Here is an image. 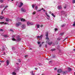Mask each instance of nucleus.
I'll return each instance as SVG.
<instances>
[{
	"mask_svg": "<svg viewBox=\"0 0 75 75\" xmlns=\"http://www.w3.org/2000/svg\"><path fill=\"white\" fill-rule=\"evenodd\" d=\"M15 37H16V35H13L12 36V41H17L18 42L20 41L21 40V38H20L19 37H17L16 38L17 39L16 40V39H14Z\"/></svg>",
	"mask_w": 75,
	"mask_h": 75,
	"instance_id": "obj_1",
	"label": "nucleus"
},
{
	"mask_svg": "<svg viewBox=\"0 0 75 75\" xmlns=\"http://www.w3.org/2000/svg\"><path fill=\"white\" fill-rule=\"evenodd\" d=\"M21 25V22H18L16 23V27H18L19 25Z\"/></svg>",
	"mask_w": 75,
	"mask_h": 75,
	"instance_id": "obj_2",
	"label": "nucleus"
},
{
	"mask_svg": "<svg viewBox=\"0 0 75 75\" xmlns=\"http://www.w3.org/2000/svg\"><path fill=\"white\" fill-rule=\"evenodd\" d=\"M57 72L58 73H61L62 72V70L61 69H58L57 70Z\"/></svg>",
	"mask_w": 75,
	"mask_h": 75,
	"instance_id": "obj_3",
	"label": "nucleus"
},
{
	"mask_svg": "<svg viewBox=\"0 0 75 75\" xmlns=\"http://www.w3.org/2000/svg\"><path fill=\"white\" fill-rule=\"evenodd\" d=\"M0 24H4V25L8 24V23H7V22H5L4 23V22H0Z\"/></svg>",
	"mask_w": 75,
	"mask_h": 75,
	"instance_id": "obj_4",
	"label": "nucleus"
},
{
	"mask_svg": "<svg viewBox=\"0 0 75 75\" xmlns=\"http://www.w3.org/2000/svg\"><path fill=\"white\" fill-rule=\"evenodd\" d=\"M21 11H22V12H25L26 10H25V9L24 8H21Z\"/></svg>",
	"mask_w": 75,
	"mask_h": 75,
	"instance_id": "obj_5",
	"label": "nucleus"
},
{
	"mask_svg": "<svg viewBox=\"0 0 75 75\" xmlns=\"http://www.w3.org/2000/svg\"><path fill=\"white\" fill-rule=\"evenodd\" d=\"M42 35H41L40 36H37V38L38 39H41L42 38Z\"/></svg>",
	"mask_w": 75,
	"mask_h": 75,
	"instance_id": "obj_6",
	"label": "nucleus"
},
{
	"mask_svg": "<svg viewBox=\"0 0 75 75\" xmlns=\"http://www.w3.org/2000/svg\"><path fill=\"white\" fill-rule=\"evenodd\" d=\"M21 27L22 29H25V24H23L22 25Z\"/></svg>",
	"mask_w": 75,
	"mask_h": 75,
	"instance_id": "obj_7",
	"label": "nucleus"
},
{
	"mask_svg": "<svg viewBox=\"0 0 75 75\" xmlns=\"http://www.w3.org/2000/svg\"><path fill=\"white\" fill-rule=\"evenodd\" d=\"M23 3L22 2H20V5L19 6V7H21L22 6H23Z\"/></svg>",
	"mask_w": 75,
	"mask_h": 75,
	"instance_id": "obj_8",
	"label": "nucleus"
},
{
	"mask_svg": "<svg viewBox=\"0 0 75 75\" xmlns=\"http://www.w3.org/2000/svg\"><path fill=\"white\" fill-rule=\"evenodd\" d=\"M62 73L63 74H67V71H62Z\"/></svg>",
	"mask_w": 75,
	"mask_h": 75,
	"instance_id": "obj_9",
	"label": "nucleus"
},
{
	"mask_svg": "<svg viewBox=\"0 0 75 75\" xmlns=\"http://www.w3.org/2000/svg\"><path fill=\"white\" fill-rule=\"evenodd\" d=\"M6 62L7 64L6 66L8 65H9V60H7L6 61Z\"/></svg>",
	"mask_w": 75,
	"mask_h": 75,
	"instance_id": "obj_10",
	"label": "nucleus"
},
{
	"mask_svg": "<svg viewBox=\"0 0 75 75\" xmlns=\"http://www.w3.org/2000/svg\"><path fill=\"white\" fill-rule=\"evenodd\" d=\"M5 21H7L8 22H9V21H10V19L8 18H6V19Z\"/></svg>",
	"mask_w": 75,
	"mask_h": 75,
	"instance_id": "obj_11",
	"label": "nucleus"
},
{
	"mask_svg": "<svg viewBox=\"0 0 75 75\" xmlns=\"http://www.w3.org/2000/svg\"><path fill=\"white\" fill-rule=\"evenodd\" d=\"M21 21H23V22H24V21H25V19H24L23 18H22L21 19Z\"/></svg>",
	"mask_w": 75,
	"mask_h": 75,
	"instance_id": "obj_12",
	"label": "nucleus"
},
{
	"mask_svg": "<svg viewBox=\"0 0 75 75\" xmlns=\"http://www.w3.org/2000/svg\"><path fill=\"white\" fill-rule=\"evenodd\" d=\"M27 24L28 26H30V22H27Z\"/></svg>",
	"mask_w": 75,
	"mask_h": 75,
	"instance_id": "obj_13",
	"label": "nucleus"
},
{
	"mask_svg": "<svg viewBox=\"0 0 75 75\" xmlns=\"http://www.w3.org/2000/svg\"><path fill=\"white\" fill-rule=\"evenodd\" d=\"M57 8L58 9H61L62 8V7L61 6H58Z\"/></svg>",
	"mask_w": 75,
	"mask_h": 75,
	"instance_id": "obj_14",
	"label": "nucleus"
},
{
	"mask_svg": "<svg viewBox=\"0 0 75 75\" xmlns=\"http://www.w3.org/2000/svg\"><path fill=\"white\" fill-rule=\"evenodd\" d=\"M4 18L3 16H0V19H3Z\"/></svg>",
	"mask_w": 75,
	"mask_h": 75,
	"instance_id": "obj_15",
	"label": "nucleus"
},
{
	"mask_svg": "<svg viewBox=\"0 0 75 75\" xmlns=\"http://www.w3.org/2000/svg\"><path fill=\"white\" fill-rule=\"evenodd\" d=\"M12 74L13 75H16V73L15 72H13L12 73Z\"/></svg>",
	"mask_w": 75,
	"mask_h": 75,
	"instance_id": "obj_16",
	"label": "nucleus"
},
{
	"mask_svg": "<svg viewBox=\"0 0 75 75\" xmlns=\"http://www.w3.org/2000/svg\"><path fill=\"white\" fill-rule=\"evenodd\" d=\"M4 37H5V38H7V37H8V35H4Z\"/></svg>",
	"mask_w": 75,
	"mask_h": 75,
	"instance_id": "obj_17",
	"label": "nucleus"
},
{
	"mask_svg": "<svg viewBox=\"0 0 75 75\" xmlns=\"http://www.w3.org/2000/svg\"><path fill=\"white\" fill-rule=\"evenodd\" d=\"M45 14H46V16H47V17H50V15H48V14H47V13L46 12Z\"/></svg>",
	"mask_w": 75,
	"mask_h": 75,
	"instance_id": "obj_18",
	"label": "nucleus"
},
{
	"mask_svg": "<svg viewBox=\"0 0 75 75\" xmlns=\"http://www.w3.org/2000/svg\"><path fill=\"white\" fill-rule=\"evenodd\" d=\"M51 15L52 16H53L54 17H55V16L53 13L51 14Z\"/></svg>",
	"mask_w": 75,
	"mask_h": 75,
	"instance_id": "obj_19",
	"label": "nucleus"
},
{
	"mask_svg": "<svg viewBox=\"0 0 75 75\" xmlns=\"http://www.w3.org/2000/svg\"><path fill=\"white\" fill-rule=\"evenodd\" d=\"M4 1V0H0V2L1 3H3Z\"/></svg>",
	"mask_w": 75,
	"mask_h": 75,
	"instance_id": "obj_20",
	"label": "nucleus"
},
{
	"mask_svg": "<svg viewBox=\"0 0 75 75\" xmlns=\"http://www.w3.org/2000/svg\"><path fill=\"white\" fill-rule=\"evenodd\" d=\"M30 72L32 74V75H34V74L33 73V71H31Z\"/></svg>",
	"mask_w": 75,
	"mask_h": 75,
	"instance_id": "obj_21",
	"label": "nucleus"
},
{
	"mask_svg": "<svg viewBox=\"0 0 75 75\" xmlns=\"http://www.w3.org/2000/svg\"><path fill=\"white\" fill-rule=\"evenodd\" d=\"M52 44V42H49L48 44H49V45H51Z\"/></svg>",
	"mask_w": 75,
	"mask_h": 75,
	"instance_id": "obj_22",
	"label": "nucleus"
},
{
	"mask_svg": "<svg viewBox=\"0 0 75 75\" xmlns=\"http://www.w3.org/2000/svg\"><path fill=\"white\" fill-rule=\"evenodd\" d=\"M3 6H4V5H1L0 6V8H3Z\"/></svg>",
	"mask_w": 75,
	"mask_h": 75,
	"instance_id": "obj_23",
	"label": "nucleus"
},
{
	"mask_svg": "<svg viewBox=\"0 0 75 75\" xmlns=\"http://www.w3.org/2000/svg\"><path fill=\"white\" fill-rule=\"evenodd\" d=\"M36 27L37 28H40V25H37Z\"/></svg>",
	"mask_w": 75,
	"mask_h": 75,
	"instance_id": "obj_24",
	"label": "nucleus"
},
{
	"mask_svg": "<svg viewBox=\"0 0 75 75\" xmlns=\"http://www.w3.org/2000/svg\"><path fill=\"white\" fill-rule=\"evenodd\" d=\"M68 70H69V71H71V68L70 67L68 68Z\"/></svg>",
	"mask_w": 75,
	"mask_h": 75,
	"instance_id": "obj_25",
	"label": "nucleus"
},
{
	"mask_svg": "<svg viewBox=\"0 0 75 75\" xmlns=\"http://www.w3.org/2000/svg\"><path fill=\"white\" fill-rule=\"evenodd\" d=\"M34 25V23L32 22L30 23V25Z\"/></svg>",
	"mask_w": 75,
	"mask_h": 75,
	"instance_id": "obj_26",
	"label": "nucleus"
},
{
	"mask_svg": "<svg viewBox=\"0 0 75 75\" xmlns=\"http://www.w3.org/2000/svg\"><path fill=\"white\" fill-rule=\"evenodd\" d=\"M46 36L47 37H48V33H46Z\"/></svg>",
	"mask_w": 75,
	"mask_h": 75,
	"instance_id": "obj_27",
	"label": "nucleus"
},
{
	"mask_svg": "<svg viewBox=\"0 0 75 75\" xmlns=\"http://www.w3.org/2000/svg\"><path fill=\"white\" fill-rule=\"evenodd\" d=\"M0 31H1V32H3V31H4V30L2 29H1L0 30Z\"/></svg>",
	"mask_w": 75,
	"mask_h": 75,
	"instance_id": "obj_28",
	"label": "nucleus"
},
{
	"mask_svg": "<svg viewBox=\"0 0 75 75\" xmlns=\"http://www.w3.org/2000/svg\"><path fill=\"white\" fill-rule=\"evenodd\" d=\"M51 51H55V49H52L51 50Z\"/></svg>",
	"mask_w": 75,
	"mask_h": 75,
	"instance_id": "obj_29",
	"label": "nucleus"
},
{
	"mask_svg": "<svg viewBox=\"0 0 75 75\" xmlns=\"http://www.w3.org/2000/svg\"><path fill=\"white\" fill-rule=\"evenodd\" d=\"M47 18V20H50V16Z\"/></svg>",
	"mask_w": 75,
	"mask_h": 75,
	"instance_id": "obj_30",
	"label": "nucleus"
},
{
	"mask_svg": "<svg viewBox=\"0 0 75 75\" xmlns=\"http://www.w3.org/2000/svg\"><path fill=\"white\" fill-rule=\"evenodd\" d=\"M64 34V33H60V35H63Z\"/></svg>",
	"mask_w": 75,
	"mask_h": 75,
	"instance_id": "obj_31",
	"label": "nucleus"
},
{
	"mask_svg": "<svg viewBox=\"0 0 75 75\" xmlns=\"http://www.w3.org/2000/svg\"><path fill=\"white\" fill-rule=\"evenodd\" d=\"M38 8V7H37V6H35V9H36V10H37Z\"/></svg>",
	"mask_w": 75,
	"mask_h": 75,
	"instance_id": "obj_32",
	"label": "nucleus"
},
{
	"mask_svg": "<svg viewBox=\"0 0 75 75\" xmlns=\"http://www.w3.org/2000/svg\"><path fill=\"white\" fill-rule=\"evenodd\" d=\"M8 7V6H5V8L4 9V10H5V9H6V8H7Z\"/></svg>",
	"mask_w": 75,
	"mask_h": 75,
	"instance_id": "obj_33",
	"label": "nucleus"
},
{
	"mask_svg": "<svg viewBox=\"0 0 75 75\" xmlns=\"http://www.w3.org/2000/svg\"><path fill=\"white\" fill-rule=\"evenodd\" d=\"M73 3H75V0H72Z\"/></svg>",
	"mask_w": 75,
	"mask_h": 75,
	"instance_id": "obj_34",
	"label": "nucleus"
},
{
	"mask_svg": "<svg viewBox=\"0 0 75 75\" xmlns=\"http://www.w3.org/2000/svg\"><path fill=\"white\" fill-rule=\"evenodd\" d=\"M46 40H48V41H49V38L48 37H47L46 38Z\"/></svg>",
	"mask_w": 75,
	"mask_h": 75,
	"instance_id": "obj_35",
	"label": "nucleus"
},
{
	"mask_svg": "<svg viewBox=\"0 0 75 75\" xmlns=\"http://www.w3.org/2000/svg\"><path fill=\"white\" fill-rule=\"evenodd\" d=\"M9 30L10 31H11V32H12V33L13 32V30L12 29H10Z\"/></svg>",
	"mask_w": 75,
	"mask_h": 75,
	"instance_id": "obj_36",
	"label": "nucleus"
},
{
	"mask_svg": "<svg viewBox=\"0 0 75 75\" xmlns=\"http://www.w3.org/2000/svg\"><path fill=\"white\" fill-rule=\"evenodd\" d=\"M46 44H47V43H48H48H49V41H48V40L46 41Z\"/></svg>",
	"mask_w": 75,
	"mask_h": 75,
	"instance_id": "obj_37",
	"label": "nucleus"
},
{
	"mask_svg": "<svg viewBox=\"0 0 75 75\" xmlns=\"http://www.w3.org/2000/svg\"><path fill=\"white\" fill-rule=\"evenodd\" d=\"M36 12L35 11L33 13V14L34 15V14H35V13H36Z\"/></svg>",
	"mask_w": 75,
	"mask_h": 75,
	"instance_id": "obj_38",
	"label": "nucleus"
},
{
	"mask_svg": "<svg viewBox=\"0 0 75 75\" xmlns=\"http://www.w3.org/2000/svg\"><path fill=\"white\" fill-rule=\"evenodd\" d=\"M5 61H1L0 60V62H4Z\"/></svg>",
	"mask_w": 75,
	"mask_h": 75,
	"instance_id": "obj_39",
	"label": "nucleus"
},
{
	"mask_svg": "<svg viewBox=\"0 0 75 75\" xmlns=\"http://www.w3.org/2000/svg\"><path fill=\"white\" fill-rule=\"evenodd\" d=\"M54 30H55V31H58V29L55 28V29Z\"/></svg>",
	"mask_w": 75,
	"mask_h": 75,
	"instance_id": "obj_40",
	"label": "nucleus"
},
{
	"mask_svg": "<svg viewBox=\"0 0 75 75\" xmlns=\"http://www.w3.org/2000/svg\"><path fill=\"white\" fill-rule=\"evenodd\" d=\"M41 43L40 42H38V44H40V43Z\"/></svg>",
	"mask_w": 75,
	"mask_h": 75,
	"instance_id": "obj_41",
	"label": "nucleus"
},
{
	"mask_svg": "<svg viewBox=\"0 0 75 75\" xmlns=\"http://www.w3.org/2000/svg\"><path fill=\"white\" fill-rule=\"evenodd\" d=\"M73 26H75V22H74V24L73 25Z\"/></svg>",
	"mask_w": 75,
	"mask_h": 75,
	"instance_id": "obj_42",
	"label": "nucleus"
},
{
	"mask_svg": "<svg viewBox=\"0 0 75 75\" xmlns=\"http://www.w3.org/2000/svg\"><path fill=\"white\" fill-rule=\"evenodd\" d=\"M25 58H27V57H28V55H26L25 57Z\"/></svg>",
	"mask_w": 75,
	"mask_h": 75,
	"instance_id": "obj_43",
	"label": "nucleus"
},
{
	"mask_svg": "<svg viewBox=\"0 0 75 75\" xmlns=\"http://www.w3.org/2000/svg\"><path fill=\"white\" fill-rule=\"evenodd\" d=\"M1 35L2 36H3V37H4V34H1Z\"/></svg>",
	"mask_w": 75,
	"mask_h": 75,
	"instance_id": "obj_44",
	"label": "nucleus"
},
{
	"mask_svg": "<svg viewBox=\"0 0 75 75\" xmlns=\"http://www.w3.org/2000/svg\"><path fill=\"white\" fill-rule=\"evenodd\" d=\"M35 6L34 5H32V7L33 8H34Z\"/></svg>",
	"mask_w": 75,
	"mask_h": 75,
	"instance_id": "obj_45",
	"label": "nucleus"
},
{
	"mask_svg": "<svg viewBox=\"0 0 75 75\" xmlns=\"http://www.w3.org/2000/svg\"><path fill=\"white\" fill-rule=\"evenodd\" d=\"M12 50H14V47H12Z\"/></svg>",
	"mask_w": 75,
	"mask_h": 75,
	"instance_id": "obj_46",
	"label": "nucleus"
},
{
	"mask_svg": "<svg viewBox=\"0 0 75 75\" xmlns=\"http://www.w3.org/2000/svg\"><path fill=\"white\" fill-rule=\"evenodd\" d=\"M52 57V58H55V55L53 56Z\"/></svg>",
	"mask_w": 75,
	"mask_h": 75,
	"instance_id": "obj_47",
	"label": "nucleus"
},
{
	"mask_svg": "<svg viewBox=\"0 0 75 75\" xmlns=\"http://www.w3.org/2000/svg\"><path fill=\"white\" fill-rule=\"evenodd\" d=\"M57 68H55L54 69V70H55V71H56V70H57Z\"/></svg>",
	"mask_w": 75,
	"mask_h": 75,
	"instance_id": "obj_48",
	"label": "nucleus"
},
{
	"mask_svg": "<svg viewBox=\"0 0 75 75\" xmlns=\"http://www.w3.org/2000/svg\"><path fill=\"white\" fill-rule=\"evenodd\" d=\"M64 26H65V25H62L61 26L62 27H64Z\"/></svg>",
	"mask_w": 75,
	"mask_h": 75,
	"instance_id": "obj_49",
	"label": "nucleus"
},
{
	"mask_svg": "<svg viewBox=\"0 0 75 75\" xmlns=\"http://www.w3.org/2000/svg\"><path fill=\"white\" fill-rule=\"evenodd\" d=\"M18 62H20L21 61H20V59L18 60Z\"/></svg>",
	"mask_w": 75,
	"mask_h": 75,
	"instance_id": "obj_50",
	"label": "nucleus"
},
{
	"mask_svg": "<svg viewBox=\"0 0 75 75\" xmlns=\"http://www.w3.org/2000/svg\"><path fill=\"white\" fill-rule=\"evenodd\" d=\"M49 13H50V14H51V11H50L49 12Z\"/></svg>",
	"mask_w": 75,
	"mask_h": 75,
	"instance_id": "obj_51",
	"label": "nucleus"
},
{
	"mask_svg": "<svg viewBox=\"0 0 75 75\" xmlns=\"http://www.w3.org/2000/svg\"><path fill=\"white\" fill-rule=\"evenodd\" d=\"M41 11V9L38 11Z\"/></svg>",
	"mask_w": 75,
	"mask_h": 75,
	"instance_id": "obj_52",
	"label": "nucleus"
},
{
	"mask_svg": "<svg viewBox=\"0 0 75 75\" xmlns=\"http://www.w3.org/2000/svg\"><path fill=\"white\" fill-rule=\"evenodd\" d=\"M1 14H3V11L1 12Z\"/></svg>",
	"mask_w": 75,
	"mask_h": 75,
	"instance_id": "obj_53",
	"label": "nucleus"
},
{
	"mask_svg": "<svg viewBox=\"0 0 75 75\" xmlns=\"http://www.w3.org/2000/svg\"><path fill=\"white\" fill-rule=\"evenodd\" d=\"M4 55H6V53L4 52Z\"/></svg>",
	"mask_w": 75,
	"mask_h": 75,
	"instance_id": "obj_54",
	"label": "nucleus"
},
{
	"mask_svg": "<svg viewBox=\"0 0 75 75\" xmlns=\"http://www.w3.org/2000/svg\"><path fill=\"white\" fill-rule=\"evenodd\" d=\"M45 47H47V45H45Z\"/></svg>",
	"mask_w": 75,
	"mask_h": 75,
	"instance_id": "obj_55",
	"label": "nucleus"
},
{
	"mask_svg": "<svg viewBox=\"0 0 75 75\" xmlns=\"http://www.w3.org/2000/svg\"><path fill=\"white\" fill-rule=\"evenodd\" d=\"M45 42H42V44H44V43Z\"/></svg>",
	"mask_w": 75,
	"mask_h": 75,
	"instance_id": "obj_56",
	"label": "nucleus"
},
{
	"mask_svg": "<svg viewBox=\"0 0 75 75\" xmlns=\"http://www.w3.org/2000/svg\"><path fill=\"white\" fill-rule=\"evenodd\" d=\"M40 27H43V25H41V26H40Z\"/></svg>",
	"mask_w": 75,
	"mask_h": 75,
	"instance_id": "obj_57",
	"label": "nucleus"
},
{
	"mask_svg": "<svg viewBox=\"0 0 75 75\" xmlns=\"http://www.w3.org/2000/svg\"><path fill=\"white\" fill-rule=\"evenodd\" d=\"M39 47H41V45H39Z\"/></svg>",
	"mask_w": 75,
	"mask_h": 75,
	"instance_id": "obj_58",
	"label": "nucleus"
},
{
	"mask_svg": "<svg viewBox=\"0 0 75 75\" xmlns=\"http://www.w3.org/2000/svg\"><path fill=\"white\" fill-rule=\"evenodd\" d=\"M35 69L36 70H37V68H35Z\"/></svg>",
	"mask_w": 75,
	"mask_h": 75,
	"instance_id": "obj_59",
	"label": "nucleus"
},
{
	"mask_svg": "<svg viewBox=\"0 0 75 75\" xmlns=\"http://www.w3.org/2000/svg\"><path fill=\"white\" fill-rule=\"evenodd\" d=\"M16 64H17V65H18V63H16Z\"/></svg>",
	"mask_w": 75,
	"mask_h": 75,
	"instance_id": "obj_60",
	"label": "nucleus"
},
{
	"mask_svg": "<svg viewBox=\"0 0 75 75\" xmlns=\"http://www.w3.org/2000/svg\"><path fill=\"white\" fill-rule=\"evenodd\" d=\"M4 50H5V49H4V48H3V51H4Z\"/></svg>",
	"mask_w": 75,
	"mask_h": 75,
	"instance_id": "obj_61",
	"label": "nucleus"
},
{
	"mask_svg": "<svg viewBox=\"0 0 75 75\" xmlns=\"http://www.w3.org/2000/svg\"><path fill=\"white\" fill-rule=\"evenodd\" d=\"M32 50V49L31 48L29 49V50Z\"/></svg>",
	"mask_w": 75,
	"mask_h": 75,
	"instance_id": "obj_62",
	"label": "nucleus"
},
{
	"mask_svg": "<svg viewBox=\"0 0 75 75\" xmlns=\"http://www.w3.org/2000/svg\"><path fill=\"white\" fill-rule=\"evenodd\" d=\"M18 71V69L16 70V71Z\"/></svg>",
	"mask_w": 75,
	"mask_h": 75,
	"instance_id": "obj_63",
	"label": "nucleus"
},
{
	"mask_svg": "<svg viewBox=\"0 0 75 75\" xmlns=\"http://www.w3.org/2000/svg\"><path fill=\"white\" fill-rule=\"evenodd\" d=\"M66 8V6H65V7H64V8Z\"/></svg>",
	"mask_w": 75,
	"mask_h": 75,
	"instance_id": "obj_64",
	"label": "nucleus"
}]
</instances>
